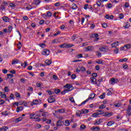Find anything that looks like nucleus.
Returning <instances> with one entry per match:
<instances>
[{"mask_svg": "<svg viewBox=\"0 0 131 131\" xmlns=\"http://www.w3.org/2000/svg\"><path fill=\"white\" fill-rule=\"evenodd\" d=\"M96 54L98 58H100V57H102V53H101L100 51H96Z\"/></svg>", "mask_w": 131, "mask_h": 131, "instance_id": "27", "label": "nucleus"}, {"mask_svg": "<svg viewBox=\"0 0 131 131\" xmlns=\"http://www.w3.org/2000/svg\"><path fill=\"white\" fill-rule=\"evenodd\" d=\"M18 62H19V60L14 59L12 60V64L14 65V64H18Z\"/></svg>", "mask_w": 131, "mask_h": 131, "instance_id": "29", "label": "nucleus"}, {"mask_svg": "<svg viewBox=\"0 0 131 131\" xmlns=\"http://www.w3.org/2000/svg\"><path fill=\"white\" fill-rule=\"evenodd\" d=\"M95 97H96V94L91 93L90 95H89V97L88 99H94Z\"/></svg>", "mask_w": 131, "mask_h": 131, "instance_id": "18", "label": "nucleus"}, {"mask_svg": "<svg viewBox=\"0 0 131 131\" xmlns=\"http://www.w3.org/2000/svg\"><path fill=\"white\" fill-rule=\"evenodd\" d=\"M76 9H77V5H76V4H73L72 7V10H76Z\"/></svg>", "mask_w": 131, "mask_h": 131, "instance_id": "30", "label": "nucleus"}, {"mask_svg": "<svg viewBox=\"0 0 131 131\" xmlns=\"http://www.w3.org/2000/svg\"><path fill=\"white\" fill-rule=\"evenodd\" d=\"M85 127H86L85 125L83 124L81 125L80 126V128H81V129H84Z\"/></svg>", "mask_w": 131, "mask_h": 131, "instance_id": "55", "label": "nucleus"}, {"mask_svg": "<svg viewBox=\"0 0 131 131\" xmlns=\"http://www.w3.org/2000/svg\"><path fill=\"white\" fill-rule=\"evenodd\" d=\"M66 110L61 108L55 111V113H65Z\"/></svg>", "mask_w": 131, "mask_h": 131, "instance_id": "4", "label": "nucleus"}, {"mask_svg": "<svg viewBox=\"0 0 131 131\" xmlns=\"http://www.w3.org/2000/svg\"><path fill=\"white\" fill-rule=\"evenodd\" d=\"M60 92H61V90L58 89H55L54 90V93L55 94H59V93H60Z\"/></svg>", "mask_w": 131, "mask_h": 131, "instance_id": "38", "label": "nucleus"}, {"mask_svg": "<svg viewBox=\"0 0 131 131\" xmlns=\"http://www.w3.org/2000/svg\"><path fill=\"white\" fill-rule=\"evenodd\" d=\"M22 119H23V118L21 117H20L18 118H16L15 119V121L16 122H19L20 121H21Z\"/></svg>", "mask_w": 131, "mask_h": 131, "instance_id": "28", "label": "nucleus"}, {"mask_svg": "<svg viewBox=\"0 0 131 131\" xmlns=\"http://www.w3.org/2000/svg\"><path fill=\"white\" fill-rule=\"evenodd\" d=\"M119 52V49L117 48H116L114 50V54H118Z\"/></svg>", "mask_w": 131, "mask_h": 131, "instance_id": "39", "label": "nucleus"}, {"mask_svg": "<svg viewBox=\"0 0 131 131\" xmlns=\"http://www.w3.org/2000/svg\"><path fill=\"white\" fill-rule=\"evenodd\" d=\"M2 115H5V116H7L9 115V113H8V111H5L2 113Z\"/></svg>", "mask_w": 131, "mask_h": 131, "instance_id": "35", "label": "nucleus"}, {"mask_svg": "<svg viewBox=\"0 0 131 131\" xmlns=\"http://www.w3.org/2000/svg\"><path fill=\"white\" fill-rule=\"evenodd\" d=\"M82 57H83L82 54H79L76 56V57L77 58V59H79V58H82Z\"/></svg>", "mask_w": 131, "mask_h": 131, "instance_id": "51", "label": "nucleus"}, {"mask_svg": "<svg viewBox=\"0 0 131 131\" xmlns=\"http://www.w3.org/2000/svg\"><path fill=\"white\" fill-rule=\"evenodd\" d=\"M72 47H74V45H73V44H66V49H69V48H72Z\"/></svg>", "mask_w": 131, "mask_h": 131, "instance_id": "23", "label": "nucleus"}, {"mask_svg": "<svg viewBox=\"0 0 131 131\" xmlns=\"http://www.w3.org/2000/svg\"><path fill=\"white\" fill-rule=\"evenodd\" d=\"M124 27L126 29L129 28V24H128V23H126V25H125Z\"/></svg>", "mask_w": 131, "mask_h": 131, "instance_id": "52", "label": "nucleus"}, {"mask_svg": "<svg viewBox=\"0 0 131 131\" xmlns=\"http://www.w3.org/2000/svg\"><path fill=\"white\" fill-rule=\"evenodd\" d=\"M38 104V100L37 99H35L33 101V102L31 104V106H33V105H37Z\"/></svg>", "mask_w": 131, "mask_h": 131, "instance_id": "16", "label": "nucleus"}, {"mask_svg": "<svg viewBox=\"0 0 131 131\" xmlns=\"http://www.w3.org/2000/svg\"><path fill=\"white\" fill-rule=\"evenodd\" d=\"M17 48L18 50H20V49L22 48V43H21V42H19V43L17 44Z\"/></svg>", "mask_w": 131, "mask_h": 131, "instance_id": "42", "label": "nucleus"}, {"mask_svg": "<svg viewBox=\"0 0 131 131\" xmlns=\"http://www.w3.org/2000/svg\"><path fill=\"white\" fill-rule=\"evenodd\" d=\"M71 123V122L69 120H67L65 121L66 126H69Z\"/></svg>", "mask_w": 131, "mask_h": 131, "instance_id": "22", "label": "nucleus"}, {"mask_svg": "<svg viewBox=\"0 0 131 131\" xmlns=\"http://www.w3.org/2000/svg\"><path fill=\"white\" fill-rule=\"evenodd\" d=\"M129 7V3L128 2L125 3V8H128Z\"/></svg>", "mask_w": 131, "mask_h": 131, "instance_id": "60", "label": "nucleus"}, {"mask_svg": "<svg viewBox=\"0 0 131 131\" xmlns=\"http://www.w3.org/2000/svg\"><path fill=\"white\" fill-rule=\"evenodd\" d=\"M89 112L90 111H89V110L83 109L80 112V114H86V113H89Z\"/></svg>", "mask_w": 131, "mask_h": 131, "instance_id": "7", "label": "nucleus"}, {"mask_svg": "<svg viewBox=\"0 0 131 131\" xmlns=\"http://www.w3.org/2000/svg\"><path fill=\"white\" fill-rule=\"evenodd\" d=\"M106 50H107V49L104 47L99 48V51H100V52H106Z\"/></svg>", "mask_w": 131, "mask_h": 131, "instance_id": "24", "label": "nucleus"}, {"mask_svg": "<svg viewBox=\"0 0 131 131\" xmlns=\"http://www.w3.org/2000/svg\"><path fill=\"white\" fill-rule=\"evenodd\" d=\"M102 27L103 28H106V27H107V24H106V23H103V24H102Z\"/></svg>", "mask_w": 131, "mask_h": 131, "instance_id": "61", "label": "nucleus"}, {"mask_svg": "<svg viewBox=\"0 0 131 131\" xmlns=\"http://www.w3.org/2000/svg\"><path fill=\"white\" fill-rule=\"evenodd\" d=\"M97 113H98V115H101V114H104V111H103V110H99L98 111Z\"/></svg>", "mask_w": 131, "mask_h": 131, "instance_id": "44", "label": "nucleus"}, {"mask_svg": "<svg viewBox=\"0 0 131 131\" xmlns=\"http://www.w3.org/2000/svg\"><path fill=\"white\" fill-rule=\"evenodd\" d=\"M12 29H13V27H12L11 26H9L8 32L11 33L12 32Z\"/></svg>", "mask_w": 131, "mask_h": 131, "instance_id": "33", "label": "nucleus"}, {"mask_svg": "<svg viewBox=\"0 0 131 131\" xmlns=\"http://www.w3.org/2000/svg\"><path fill=\"white\" fill-rule=\"evenodd\" d=\"M47 17H51L53 15V13L51 12V11H48L47 13Z\"/></svg>", "mask_w": 131, "mask_h": 131, "instance_id": "40", "label": "nucleus"}, {"mask_svg": "<svg viewBox=\"0 0 131 131\" xmlns=\"http://www.w3.org/2000/svg\"><path fill=\"white\" fill-rule=\"evenodd\" d=\"M111 81L112 83V84H114V83H115V78H112L111 79Z\"/></svg>", "mask_w": 131, "mask_h": 131, "instance_id": "49", "label": "nucleus"}, {"mask_svg": "<svg viewBox=\"0 0 131 131\" xmlns=\"http://www.w3.org/2000/svg\"><path fill=\"white\" fill-rule=\"evenodd\" d=\"M101 123V119L97 120L94 123V125H99Z\"/></svg>", "mask_w": 131, "mask_h": 131, "instance_id": "25", "label": "nucleus"}, {"mask_svg": "<svg viewBox=\"0 0 131 131\" xmlns=\"http://www.w3.org/2000/svg\"><path fill=\"white\" fill-rule=\"evenodd\" d=\"M99 36V34H98L97 33H96V34H93L92 35V37H98Z\"/></svg>", "mask_w": 131, "mask_h": 131, "instance_id": "54", "label": "nucleus"}, {"mask_svg": "<svg viewBox=\"0 0 131 131\" xmlns=\"http://www.w3.org/2000/svg\"><path fill=\"white\" fill-rule=\"evenodd\" d=\"M14 75L13 74H7V78L10 79L12 78V77H13Z\"/></svg>", "mask_w": 131, "mask_h": 131, "instance_id": "43", "label": "nucleus"}, {"mask_svg": "<svg viewBox=\"0 0 131 131\" xmlns=\"http://www.w3.org/2000/svg\"><path fill=\"white\" fill-rule=\"evenodd\" d=\"M48 101L49 103H55V102H56V99H48Z\"/></svg>", "mask_w": 131, "mask_h": 131, "instance_id": "26", "label": "nucleus"}, {"mask_svg": "<svg viewBox=\"0 0 131 131\" xmlns=\"http://www.w3.org/2000/svg\"><path fill=\"white\" fill-rule=\"evenodd\" d=\"M71 78L72 79H75L76 78V75L75 74H73L71 75Z\"/></svg>", "mask_w": 131, "mask_h": 131, "instance_id": "45", "label": "nucleus"}, {"mask_svg": "<svg viewBox=\"0 0 131 131\" xmlns=\"http://www.w3.org/2000/svg\"><path fill=\"white\" fill-rule=\"evenodd\" d=\"M59 48H66V43H63L59 46Z\"/></svg>", "mask_w": 131, "mask_h": 131, "instance_id": "56", "label": "nucleus"}, {"mask_svg": "<svg viewBox=\"0 0 131 131\" xmlns=\"http://www.w3.org/2000/svg\"><path fill=\"white\" fill-rule=\"evenodd\" d=\"M22 110H23V107H22V106L17 107L16 108V112L17 113H19V112H20V111H22Z\"/></svg>", "mask_w": 131, "mask_h": 131, "instance_id": "21", "label": "nucleus"}, {"mask_svg": "<svg viewBox=\"0 0 131 131\" xmlns=\"http://www.w3.org/2000/svg\"><path fill=\"white\" fill-rule=\"evenodd\" d=\"M106 19H112L114 18V16L113 15H109V14H107L105 15Z\"/></svg>", "mask_w": 131, "mask_h": 131, "instance_id": "19", "label": "nucleus"}, {"mask_svg": "<svg viewBox=\"0 0 131 131\" xmlns=\"http://www.w3.org/2000/svg\"><path fill=\"white\" fill-rule=\"evenodd\" d=\"M118 43H119V41L115 42L112 44V48H116L117 46H118Z\"/></svg>", "mask_w": 131, "mask_h": 131, "instance_id": "15", "label": "nucleus"}, {"mask_svg": "<svg viewBox=\"0 0 131 131\" xmlns=\"http://www.w3.org/2000/svg\"><path fill=\"white\" fill-rule=\"evenodd\" d=\"M105 96H106V94L105 93H103L102 95H100L99 98L100 99H104Z\"/></svg>", "mask_w": 131, "mask_h": 131, "instance_id": "41", "label": "nucleus"}, {"mask_svg": "<svg viewBox=\"0 0 131 131\" xmlns=\"http://www.w3.org/2000/svg\"><path fill=\"white\" fill-rule=\"evenodd\" d=\"M122 67L123 69H127L128 66H127V64H123Z\"/></svg>", "mask_w": 131, "mask_h": 131, "instance_id": "63", "label": "nucleus"}, {"mask_svg": "<svg viewBox=\"0 0 131 131\" xmlns=\"http://www.w3.org/2000/svg\"><path fill=\"white\" fill-rule=\"evenodd\" d=\"M124 17V15H123V14L122 13H120L119 14V18L120 19H122Z\"/></svg>", "mask_w": 131, "mask_h": 131, "instance_id": "62", "label": "nucleus"}, {"mask_svg": "<svg viewBox=\"0 0 131 131\" xmlns=\"http://www.w3.org/2000/svg\"><path fill=\"white\" fill-rule=\"evenodd\" d=\"M127 112H130L131 111V105H129L128 106V110H127Z\"/></svg>", "mask_w": 131, "mask_h": 131, "instance_id": "64", "label": "nucleus"}, {"mask_svg": "<svg viewBox=\"0 0 131 131\" xmlns=\"http://www.w3.org/2000/svg\"><path fill=\"white\" fill-rule=\"evenodd\" d=\"M99 114L98 113H94L92 115L93 117H98L99 116Z\"/></svg>", "mask_w": 131, "mask_h": 131, "instance_id": "46", "label": "nucleus"}, {"mask_svg": "<svg viewBox=\"0 0 131 131\" xmlns=\"http://www.w3.org/2000/svg\"><path fill=\"white\" fill-rule=\"evenodd\" d=\"M96 63H97V64H104L103 60H100V59L96 60Z\"/></svg>", "mask_w": 131, "mask_h": 131, "instance_id": "37", "label": "nucleus"}, {"mask_svg": "<svg viewBox=\"0 0 131 131\" xmlns=\"http://www.w3.org/2000/svg\"><path fill=\"white\" fill-rule=\"evenodd\" d=\"M89 99H86L85 101H83L79 105V107L82 106V105H85V103H87V102H89Z\"/></svg>", "mask_w": 131, "mask_h": 131, "instance_id": "13", "label": "nucleus"}, {"mask_svg": "<svg viewBox=\"0 0 131 131\" xmlns=\"http://www.w3.org/2000/svg\"><path fill=\"white\" fill-rule=\"evenodd\" d=\"M112 7H113L112 4L110 3V4H107V8H108V9H111V8H112Z\"/></svg>", "mask_w": 131, "mask_h": 131, "instance_id": "58", "label": "nucleus"}, {"mask_svg": "<svg viewBox=\"0 0 131 131\" xmlns=\"http://www.w3.org/2000/svg\"><path fill=\"white\" fill-rule=\"evenodd\" d=\"M8 129H9V127L8 126H3L0 128V131H7Z\"/></svg>", "mask_w": 131, "mask_h": 131, "instance_id": "9", "label": "nucleus"}, {"mask_svg": "<svg viewBox=\"0 0 131 131\" xmlns=\"http://www.w3.org/2000/svg\"><path fill=\"white\" fill-rule=\"evenodd\" d=\"M127 60H128V59L126 58H123V59H119V62H126V61H127Z\"/></svg>", "mask_w": 131, "mask_h": 131, "instance_id": "32", "label": "nucleus"}, {"mask_svg": "<svg viewBox=\"0 0 131 131\" xmlns=\"http://www.w3.org/2000/svg\"><path fill=\"white\" fill-rule=\"evenodd\" d=\"M85 49L87 52H89L90 51H93V50H94V47H93L92 46H90L87 47H85Z\"/></svg>", "mask_w": 131, "mask_h": 131, "instance_id": "5", "label": "nucleus"}, {"mask_svg": "<svg viewBox=\"0 0 131 131\" xmlns=\"http://www.w3.org/2000/svg\"><path fill=\"white\" fill-rule=\"evenodd\" d=\"M62 125H63V122H62V121H61L60 120H59L58 121H57L56 123L57 126H61Z\"/></svg>", "mask_w": 131, "mask_h": 131, "instance_id": "10", "label": "nucleus"}, {"mask_svg": "<svg viewBox=\"0 0 131 131\" xmlns=\"http://www.w3.org/2000/svg\"><path fill=\"white\" fill-rule=\"evenodd\" d=\"M92 130H100V127L98 126H93L91 128Z\"/></svg>", "mask_w": 131, "mask_h": 131, "instance_id": "20", "label": "nucleus"}, {"mask_svg": "<svg viewBox=\"0 0 131 131\" xmlns=\"http://www.w3.org/2000/svg\"><path fill=\"white\" fill-rule=\"evenodd\" d=\"M5 93H8L9 92V88L8 86H5L4 89Z\"/></svg>", "mask_w": 131, "mask_h": 131, "instance_id": "57", "label": "nucleus"}, {"mask_svg": "<svg viewBox=\"0 0 131 131\" xmlns=\"http://www.w3.org/2000/svg\"><path fill=\"white\" fill-rule=\"evenodd\" d=\"M45 63L46 64V65H48V66H50V64H52V60H49V59H47L45 61Z\"/></svg>", "mask_w": 131, "mask_h": 131, "instance_id": "17", "label": "nucleus"}, {"mask_svg": "<svg viewBox=\"0 0 131 131\" xmlns=\"http://www.w3.org/2000/svg\"><path fill=\"white\" fill-rule=\"evenodd\" d=\"M92 76L93 78L97 77V76H98V74H97V73H93L92 74Z\"/></svg>", "mask_w": 131, "mask_h": 131, "instance_id": "59", "label": "nucleus"}, {"mask_svg": "<svg viewBox=\"0 0 131 131\" xmlns=\"http://www.w3.org/2000/svg\"><path fill=\"white\" fill-rule=\"evenodd\" d=\"M105 107H106V105H105L104 104H102L99 106V109H104Z\"/></svg>", "mask_w": 131, "mask_h": 131, "instance_id": "48", "label": "nucleus"}, {"mask_svg": "<svg viewBox=\"0 0 131 131\" xmlns=\"http://www.w3.org/2000/svg\"><path fill=\"white\" fill-rule=\"evenodd\" d=\"M44 23H45V20L43 19H42L39 21V24L40 25H42L43 24H44Z\"/></svg>", "mask_w": 131, "mask_h": 131, "instance_id": "50", "label": "nucleus"}, {"mask_svg": "<svg viewBox=\"0 0 131 131\" xmlns=\"http://www.w3.org/2000/svg\"><path fill=\"white\" fill-rule=\"evenodd\" d=\"M40 3H41L40 0H35L33 4H34V5H35V6H38V5L40 4Z\"/></svg>", "mask_w": 131, "mask_h": 131, "instance_id": "12", "label": "nucleus"}, {"mask_svg": "<svg viewBox=\"0 0 131 131\" xmlns=\"http://www.w3.org/2000/svg\"><path fill=\"white\" fill-rule=\"evenodd\" d=\"M0 10H1L2 11H4L5 10H6V6L4 5H1Z\"/></svg>", "mask_w": 131, "mask_h": 131, "instance_id": "34", "label": "nucleus"}, {"mask_svg": "<svg viewBox=\"0 0 131 131\" xmlns=\"http://www.w3.org/2000/svg\"><path fill=\"white\" fill-rule=\"evenodd\" d=\"M113 115V114L112 112H105L104 113V116H105V117H110V116H112V115Z\"/></svg>", "mask_w": 131, "mask_h": 131, "instance_id": "6", "label": "nucleus"}, {"mask_svg": "<svg viewBox=\"0 0 131 131\" xmlns=\"http://www.w3.org/2000/svg\"><path fill=\"white\" fill-rule=\"evenodd\" d=\"M7 98V95H6V94L5 93H3L2 92H0V98Z\"/></svg>", "mask_w": 131, "mask_h": 131, "instance_id": "14", "label": "nucleus"}, {"mask_svg": "<svg viewBox=\"0 0 131 131\" xmlns=\"http://www.w3.org/2000/svg\"><path fill=\"white\" fill-rule=\"evenodd\" d=\"M107 91L108 92L107 93V96H111V95H112L113 93L109 89H108Z\"/></svg>", "mask_w": 131, "mask_h": 131, "instance_id": "47", "label": "nucleus"}, {"mask_svg": "<svg viewBox=\"0 0 131 131\" xmlns=\"http://www.w3.org/2000/svg\"><path fill=\"white\" fill-rule=\"evenodd\" d=\"M115 107H120L121 106V102H116L114 104Z\"/></svg>", "mask_w": 131, "mask_h": 131, "instance_id": "31", "label": "nucleus"}, {"mask_svg": "<svg viewBox=\"0 0 131 131\" xmlns=\"http://www.w3.org/2000/svg\"><path fill=\"white\" fill-rule=\"evenodd\" d=\"M63 88L65 89H64L62 92H61V95H65L66 93H69V92H71V91L73 90V86L70 83H67L65 85L63 86Z\"/></svg>", "mask_w": 131, "mask_h": 131, "instance_id": "1", "label": "nucleus"}, {"mask_svg": "<svg viewBox=\"0 0 131 131\" xmlns=\"http://www.w3.org/2000/svg\"><path fill=\"white\" fill-rule=\"evenodd\" d=\"M90 79H91V81L93 83L96 82L97 81V79L94 77H91Z\"/></svg>", "mask_w": 131, "mask_h": 131, "instance_id": "36", "label": "nucleus"}, {"mask_svg": "<svg viewBox=\"0 0 131 131\" xmlns=\"http://www.w3.org/2000/svg\"><path fill=\"white\" fill-rule=\"evenodd\" d=\"M81 71H82V72H85V68L83 67H81L80 68Z\"/></svg>", "mask_w": 131, "mask_h": 131, "instance_id": "53", "label": "nucleus"}, {"mask_svg": "<svg viewBox=\"0 0 131 131\" xmlns=\"http://www.w3.org/2000/svg\"><path fill=\"white\" fill-rule=\"evenodd\" d=\"M30 119H35V121H37V122L40 121V116L39 115H37L36 114L32 113L29 115Z\"/></svg>", "mask_w": 131, "mask_h": 131, "instance_id": "2", "label": "nucleus"}, {"mask_svg": "<svg viewBox=\"0 0 131 131\" xmlns=\"http://www.w3.org/2000/svg\"><path fill=\"white\" fill-rule=\"evenodd\" d=\"M50 53H51V51H50L49 49H45L42 52V55H43V56H49Z\"/></svg>", "mask_w": 131, "mask_h": 131, "instance_id": "3", "label": "nucleus"}, {"mask_svg": "<svg viewBox=\"0 0 131 131\" xmlns=\"http://www.w3.org/2000/svg\"><path fill=\"white\" fill-rule=\"evenodd\" d=\"M115 123V122L114 121H110L107 122V126H112V125H113Z\"/></svg>", "mask_w": 131, "mask_h": 131, "instance_id": "8", "label": "nucleus"}, {"mask_svg": "<svg viewBox=\"0 0 131 131\" xmlns=\"http://www.w3.org/2000/svg\"><path fill=\"white\" fill-rule=\"evenodd\" d=\"M2 19L3 21H5V22H10V18L7 16H4L2 17Z\"/></svg>", "mask_w": 131, "mask_h": 131, "instance_id": "11", "label": "nucleus"}]
</instances>
